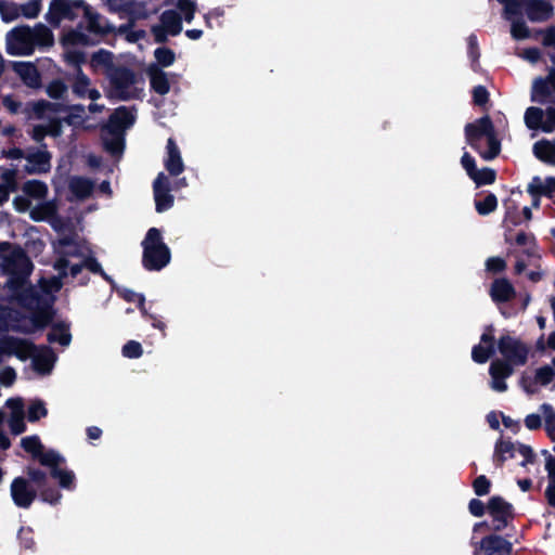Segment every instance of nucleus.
<instances>
[{"label": "nucleus", "instance_id": "f257e3e1", "mask_svg": "<svg viewBox=\"0 0 555 555\" xmlns=\"http://www.w3.org/2000/svg\"><path fill=\"white\" fill-rule=\"evenodd\" d=\"M466 143L485 160H492L501 153V140L489 115H483L464 127Z\"/></svg>", "mask_w": 555, "mask_h": 555}, {"label": "nucleus", "instance_id": "f03ea898", "mask_svg": "<svg viewBox=\"0 0 555 555\" xmlns=\"http://www.w3.org/2000/svg\"><path fill=\"white\" fill-rule=\"evenodd\" d=\"M112 89L120 101L141 99L143 89L133 87L138 81L135 72L124 65H116L111 73H106Z\"/></svg>", "mask_w": 555, "mask_h": 555}, {"label": "nucleus", "instance_id": "7ed1b4c3", "mask_svg": "<svg viewBox=\"0 0 555 555\" xmlns=\"http://www.w3.org/2000/svg\"><path fill=\"white\" fill-rule=\"evenodd\" d=\"M0 267L5 274H31L34 264L21 246L0 254Z\"/></svg>", "mask_w": 555, "mask_h": 555}, {"label": "nucleus", "instance_id": "20e7f679", "mask_svg": "<svg viewBox=\"0 0 555 555\" xmlns=\"http://www.w3.org/2000/svg\"><path fill=\"white\" fill-rule=\"evenodd\" d=\"M498 350L505 361L513 365H525L528 360L529 348L520 339L508 334L502 335L498 340Z\"/></svg>", "mask_w": 555, "mask_h": 555}, {"label": "nucleus", "instance_id": "39448f33", "mask_svg": "<svg viewBox=\"0 0 555 555\" xmlns=\"http://www.w3.org/2000/svg\"><path fill=\"white\" fill-rule=\"evenodd\" d=\"M31 28L17 26L7 34V52L10 55H30L34 53Z\"/></svg>", "mask_w": 555, "mask_h": 555}, {"label": "nucleus", "instance_id": "423d86ee", "mask_svg": "<svg viewBox=\"0 0 555 555\" xmlns=\"http://www.w3.org/2000/svg\"><path fill=\"white\" fill-rule=\"evenodd\" d=\"M65 463L64 456L57 453H50L42 460V466L50 468V476L59 481L61 488L74 490L75 474L73 470L62 469L61 465Z\"/></svg>", "mask_w": 555, "mask_h": 555}, {"label": "nucleus", "instance_id": "0eeeda50", "mask_svg": "<svg viewBox=\"0 0 555 555\" xmlns=\"http://www.w3.org/2000/svg\"><path fill=\"white\" fill-rule=\"evenodd\" d=\"M37 351L38 347L28 339L10 335L0 339V352L5 356H15L21 361H26Z\"/></svg>", "mask_w": 555, "mask_h": 555}, {"label": "nucleus", "instance_id": "6e6552de", "mask_svg": "<svg viewBox=\"0 0 555 555\" xmlns=\"http://www.w3.org/2000/svg\"><path fill=\"white\" fill-rule=\"evenodd\" d=\"M487 509L493 518L495 531L507 527L508 521L515 516L514 506L501 495H493L489 499Z\"/></svg>", "mask_w": 555, "mask_h": 555}, {"label": "nucleus", "instance_id": "1a4fd4ad", "mask_svg": "<svg viewBox=\"0 0 555 555\" xmlns=\"http://www.w3.org/2000/svg\"><path fill=\"white\" fill-rule=\"evenodd\" d=\"M38 495V491L24 477H15L11 482V496L21 508H29Z\"/></svg>", "mask_w": 555, "mask_h": 555}, {"label": "nucleus", "instance_id": "9d476101", "mask_svg": "<svg viewBox=\"0 0 555 555\" xmlns=\"http://www.w3.org/2000/svg\"><path fill=\"white\" fill-rule=\"evenodd\" d=\"M171 259V253L167 245L157 247L144 246L142 264L147 271H159L164 269Z\"/></svg>", "mask_w": 555, "mask_h": 555}, {"label": "nucleus", "instance_id": "9b49d317", "mask_svg": "<svg viewBox=\"0 0 555 555\" xmlns=\"http://www.w3.org/2000/svg\"><path fill=\"white\" fill-rule=\"evenodd\" d=\"M51 158L52 155L47 150L29 151L25 156L27 164L24 165L23 171L27 175L48 173L51 170Z\"/></svg>", "mask_w": 555, "mask_h": 555}, {"label": "nucleus", "instance_id": "f8f14e48", "mask_svg": "<svg viewBox=\"0 0 555 555\" xmlns=\"http://www.w3.org/2000/svg\"><path fill=\"white\" fill-rule=\"evenodd\" d=\"M479 547L483 555H512L513 544L498 534H489L481 539Z\"/></svg>", "mask_w": 555, "mask_h": 555}, {"label": "nucleus", "instance_id": "ddd939ff", "mask_svg": "<svg viewBox=\"0 0 555 555\" xmlns=\"http://www.w3.org/2000/svg\"><path fill=\"white\" fill-rule=\"evenodd\" d=\"M516 294L514 285L506 278L494 279L489 289V295L496 305L512 301Z\"/></svg>", "mask_w": 555, "mask_h": 555}, {"label": "nucleus", "instance_id": "4468645a", "mask_svg": "<svg viewBox=\"0 0 555 555\" xmlns=\"http://www.w3.org/2000/svg\"><path fill=\"white\" fill-rule=\"evenodd\" d=\"M12 68L28 88L38 89L41 87V75L35 64L30 62H12Z\"/></svg>", "mask_w": 555, "mask_h": 555}, {"label": "nucleus", "instance_id": "2eb2a0df", "mask_svg": "<svg viewBox=\"0 0 555 555\" xmlns=\"http://www.w3.org/2000/svg\"><path fill=\"white\" fill-rule=\"evenodd\" d=\"M29 312V319L34 330H43L47 326H51L53 324L52 321L55 315V310L53 309L52 300H43V302L39 305L38 308H35Z\"/></svg>", "mask_w": 555, "mask_h": 555}, {"label": "nucleus", "instance_id": "dca6fc26", "mask_svg": "<svg viewBox=\"0 0 555 555\" xmlns=\"http://www.w3.org/2000/svg\"><path fill=\"white\" fill-rule=\"evenodd\" d=\"M134 121L135 117L132 112L126 106H119L109 116L105 128L109 133H120L124 129L132 126Z\"/></svg>", "mask_w": 555, "mask_h": 555}, {"label": "nucleus", "instance_id": "f3484780", "mask_svg": "<svg viewBox=\"0 0 555 555\" xmlns=\"http://www.w3.org/2000/svg\"><path fill=\"white\" fill-rule=\"evenodd\" d=\"M31 360L33 369L37 373L46 375L51 373L56 356L51 347L43 345L38 347V351L34 353Z\"/></svg>", "mask_w": 555, "mask_h": 555}, {"label": "nucleus", "instance_id": "a211bd4d", "mask_svg": "<svg viewBox=\"0 0 555 555\" xmlns=\"http://www.w3.org/2000/svg\"><path fill=\"white\" fill-rule=\"evenodd\" d=\"M166 150L167 157L164 160V166L169 175L177 177L184 171V164L175 139L167 140Z\"/></svg>", "mask_w": 555, "mask_h": 555}, {"label": "nucleus", "instance_id": "6ab92c4d", "mask_svg": "<svg viewBox=\"0 0 555 555\" xmlns=\"http://www.w3.org/2000/svg\"><path fill=\"white\" fill-rule=\"evenodd\" d=\"M7 405L11 408L12 414L9 420V427L11 434L14 436L21 435L26 431V424L24 421L23 401L21 398H10L7 400Z\"/></svg>", "mask_w": 555, "mask_h": 555}, {"label": "nucleus", "instance_id": "aec40b11", "mask_svg": "<svg viewBox=\"0 0 555 555\" xmlns=\"http://www.w3.org/2000/svg\"><path fill=\"white\" fill-rule=\"evenodd\" d=\"M553 7L544 0H527L526 14L531 22H543L551 17Z\"/></svg>", "mask_w": 555, "mask_h": 555}, {"label": "nucleus", "instance_id": "412c9836", "mask_svg": "<svg viewBox=\"0 0 555 555\" xmlns=\"http://www.w3.org/2000/svg\"><path fill=\"white\" fill-rule=\"evenodd\" d=\"M11 300H14L23 309L30 311L38 308L47 298L42 297L31 285H28Z\"/></svg>", "mask_w": 555, "mask_h": 555}, {"label": "nucleus", "instance_id": "4be33fe9", "mask_svg": "<svg viewBox=\"0 0 555 555\" xmlns=\"http://www.w3.org/2000/svg\"><path fill=\"white\" fill-rule=\"evenodd\" d=\"M69 0H52L46 20L53 27H59L64 17H68Z\"/></svg>", "mask_w": 555, "mask_h": 555}, {"label": "nucleus", "instance_id": "5701e85b", "mask_svg": "<svg viewBox=\"0 0 555 555\" xmlns=\"http://www.w3.org/2000/svg\"><path fill=\"white\" fill-rule=\"evenodd\" d=\"M21 446L27 453L31 454L33 459L37 460L41 465L46 455L50 453H57L52 449L44 451L40 438L36 435L24 437L21 441Z\"/></svg>", "mask_w": 555, "mask_h": 555}, {"label": "nucleus", "instance_id": "b1692460", "mask_svg": "<svg viewBox=\"0 0 555 555\" xmlns=\"http://www.w3.org/2000/svg\"><path fill=\"white\" fill-rule=\"evenodd\" d=\"M150 76V85L151 89L159 95H165L170 90V83L167 78L166 73L157 67L156 65H152L149 68Z\"/></svg>", "mask_w": 555, "mask_h": 555}, {"label": "nucleus", "instance_id": "393cba45", "mask_svg": "<svg viewBox=\"0 0 555 555\" xmlns=\"http://www.w3.org/2000/svg\"><path fill=\"white\" fill-rule=\"evenodd\" d=\"M516 447L511 440H496L493 453V463L496 467L502 468L507 459L515 456Z\"/></svg>", "mask_w": 555, "mask_h": 555}, {"label": "nucleus", "instance_id": "a878e982", "mask_svg": "<svg viewBox=\"0 0 555 555\" xmlns=\"http://www.w3.org/2000/svg\"><path fill=\"white\" fill-rule=\"evenodd\" d=\"M68 189L76 198L82 201L91 196L94 189V182L89 178L73 177L69 180Z\"/></svg>", "mask_w": 555, "mask_h": 555}, {"label": "nucleus", "instance_id": "bb28decb", "mask_svg": "<svg viewBox=\"0 0 555 555\" xmlns=\"http://www.w3.org/2000/svg\"><path fill=\"white\" fill-rule=\"evenodd\" d=\"M24 195L30 199L44 201L49 194L48 184L41 180L31 179L23 183L21 188Z\"/></svg>", "mask_w": 555, "mask_h": 555}, {"label": "nucleus", "instance_id": "cd10ccee", "mask_svg": "<svg viewBox=\"0 0 555 555\" xmlns=\"http://www.w3.org/2000/svg\"><path fill=\"white\" fill-rule=\"evenodd\" d=\"M47 339L50 344L59 343L61 346H68L72 341L69 324L63 321L53 323Z\"/></svg>", "mask_w": 555, "mask_h": 555}, {"label": "nucleus", "instance_id": "c85d7f7f", "mask_svg": "<svg viewBox=\"0 0 555 555\" xmlns=\"http://www.w3.org/2000/svg\"><path fill=\"white\" fill-rule=\"evenodd\" d=\"M34 50L36 47L50 48L54 44L52 30L42 23H38L31 28Z\"/></svg>", "mask_w": 555, "mask_h": 555}, {"label": "nucleus", "instance_id": "c756f323", "mask_svg": "<svg viewBox=\"0 0 555 555\" xmlns=\"http://www.w3.org/2000/svg\"><path fill=\"white\" fill-rule=\"evenodd\" d=\"M159 20L169 35L178 36L182 31V17L177 11L166 10L162 13Z\"/></svg>", "mask_w": 555, "mask_h": 555}, {"label": "nucleus", "instance_id": "7c9ffc66", "mask_svg": "<svg viewBox=\"0 0 555 555\" xmlns=\"http://www.w3.org/2000/svg\"><path fill=\"white\" fill-rule=\"evenodd\" d=\"M56 215V205L52 201H42L29 211V217L33 221L40 222Z\"/></svg>", "mask_w": 555, "mask_h": 555}, {"label": "nucleus", "instance_id": "2f4dec72", "mask_svg": "<svg viewBox=\"0 0 555 555\" xmlns=\"http://www.w3.org/2000/svg\"><path fill=\"white\" fill-rule=\"evenodd\" d=\"M114 54L105 49H100L99 51L92 53L90 65L93 68H98L100 66L105 67L106 73H111L113 67L116 66L114 63Z\"/></svg>", "mask_w": 555, "mask_h": 555}, {"label": "nucleus", "instance_id": "473e14b6", "mask_svg": "<svg viewBox=\"0 0 555 555\" xmlns=\"http://www.w3.org/2000/svg\"><path fill=\"white\" fill-rule=\"evenodd\" d=\"M82 15L87 20V30L89 33L95 35H105L108 33V30L105 29L100 23L101 15L94 12L89 4L87 5V8H85V12Z\"/></svg>", "mask_w": 555, "mask_h": 555}, {"label": "nucleus", "instance_id": "72a5a7b5", "mask_svg": "<svg viewBox=\"0 0 555 555\" xmlns=\"http://www.w3.org/2000/svg\"><path fill=\"white\" fill-rule=\"evenodd\" d=\"M8 281L5 283V288H8V297L12 299L23 291L27 285L28 278L30 274H7Z\"/></svg>", "mask_w": 555, "mask_h": 555}, {"label": "nucleus", "instance_id": "f704fd0d", "mask_svg": "<svg viewBox=\"0 0 555 555\" xmlns=\"http://www.w3.org/2000/svg\"><path fill=\"white\" fill-rule=\"evenodd\" d=\"M544 112L540 107L530 106L525 112V124L530 130L541 129L543 131Z\"/></svg>", "mask_w": 555, "mask_h": 555}, {"label": "nucleus", "instance_id": "c9c22d12", "mask_svg": "<svg viewBox=\"0 0 555 555\" xmlns=\"http://www.w3.org/2000/svg\"><path fill=\"white\" fill-rule=\"evenodd\" d=\"M63 46H91L94 42L91 40L90 36L78 30L70 29L62 37Z\"/></svg>", "mask_w": 555, "mask_h": 555}, {"label": "nucleus", "instance_id": "e433bc0d", "mask_svg": "<svg viewBox=\"0 0 555 555\" xmlns=\"http://www.w3.org/2000/svg\"><path fill=\"white\" fill-rule=\"evenodd\" d=\"M533 153L540 160L555 164V144L546 140L537 142L533 145Z\"/></svg>", "mask_w": 555, "mask_h": 555}, {"label": "nucleus", "instance_id": "4c0bfd02", "mask_svg": "<svg viewBox=\"0 0 555 555\" xmlns=\"http://www.w3.org/2000/svg\"><path fill=\"white\" fill-rule=\"evenodd\" d=\"M68 106H80L81 111H75L73 108H67L66 113H68V114L62 118L64 124L72 126L74 128L82 127L83 122L87 119L85 105L69 104Z\"/></svg>", "mask_w": 555, "mask_h": 555}, {"label": "nucleus", "instance_id": "58836bf2", "mask_svg": "<svg viewBox=\"0 0 555 555\" xmlns=\"http://www.w3.org/2000/svg\"><path fill=\"white\" fill-rule=\"evenodd\" d=\"M540 411L542 412L545 421L544 428L546 435L552 441H555V410L551 404L543 403L540 405Z\"/></svg>", "mask_w": 555, "mask_h": 555}, {"label": "nucleus", "instance_id": "ea45409f", "mask_svg": "<svg viewBox=\"0 0 555 555\" xmlns=\"http://www.w3.org/2000/svg\"><path fill=\"white\" fill-rule=\"evenodd\" d=\"M90 83V78L83 73L82 69H79L78 73H75V79L72 85L73 93L77 98H86Z\"/></svg>", "mask_w": 555, "mask_h": 555}, {"label": "nucleus", "instance_id": "a19ab883", "mask_svg": "<svg viewBox=\"0 0 555 555\" xmlns=\"http://www.w3.org/2000/svg\"><path fill=\"white\" fill-rule=\"evenodd\" d=\"M477 186L490 185L495 182L496 171L489 167L477 169L473 177H469Z\"/></svg>", "mask_w": 555, "mask_h": 555}, {"label": "nucleus", "instance_id": "79ce46f5", "mask_svg": "<svg viewBox=\"0 0 555 555\" xmlns=\"http://www.w3.org/2000/svg\"><path fill=\"white\" fill-rule=\"evenodd\" d=\"M513 364L505 360H494L489 367L490 376H495L499 378L506 379L514 372Z\"/></svg>", "mask_w": 555, "mask_h": 555}, {"label": "nucleus", "instance_id": "37998d69", "mask_svg": "<svg viewBox=\"0 0 555 555\" xmlns=\"http://www.w3.org/2000/svg\"><path fill=\"white\" fill-rule=\"evenodd\" d=\"M475 208L480 216H487L498 208V198L493 193H488L483 199L475 201Z\"/></svg>", "mask_w": 555, "mask_h": 555}, {"label": "nucleus", "instance_id": "c03bdc74", "mask_svg": "<svg viewBox=\"0 0 555 555\" xmlns=\"http://www.w3.org/2000/svg\"><path fill=\"white\" fill-rule=\"evenodd\" d=\"M118 295L127 302H137V307L142 315L146 314L145 297L143 294L135 293L129 288H121L118 291Z\"/></svg>", "mask_w": 555, "mask_h": 555}, {"label": "nucleus", "instance_id": "a18cd8bd", "mask_svg": "<svg viewBox=\"0 0 555 555\" xmlns=\"http://www.w3.org/2000/svg\"><path fill=\"white\" fill-rule=\"evenodd\" d=\"M154 199H155V209L157 212H163L165 210H168L173 206L175 198L170 194V191L163 190L154 192Z\"/></svg>", "mask_w": 555, "mask_h": 555}, {"label": "nucleus", "instance_id": "49530a36", "mask_svg": "<svg viewBox=\"0 0 555 555\" xmlns=\"http://www.w3.org/2000/svg\"><path fill=\"white\" fill-rule=\"evenodd\" d=\"M495 353L493 346L475 345L472 349V359L478 363H486Z\"/></svg>", "mask_w": 555, "mask_h": 555}, {"label": "nucleus", "instance_id": "de8ad7c7", "mask_svg": "<svg viewBox=\"0 0 555 555\" xmlns=\"http://www.w3.org/2000/svg\"><path fill=\"white\" fill-rule=\"evenodd\" d=\"M48 415V410L42 400L33 401L27 410V420L30 423H36L40 418L46 417Z\"/></svg>", "mask_w": 555, "mask_h": 555}, {"label": "nucleus", "instance_id": "09e8293b", "mask_svg": "<svg viewBox=\"0 0 555 555\" xmlns=\"http://www.w3.org/2000/svg\"><path fill=\"white\" fill-rule=\"evenodd\" d=\"M64 61L74 68L75 73H78L87 61L86 53L79 50H68L64 53Z\"/></svg>", "mask_w": 555, "mask_h": 555}, {"label": "nucleus", "instance_id": "8fccbe9b", "mask_svg": "<svg viewBox=\"0 0 555 555\" xmlns=\"http://www.w3.org/2000/svg\"><path fill=\"white\" fill-rule=\"evenodd\" d=\"M67 89V85L62 79L56 78L48 83L46 92L53 100H62Z\"/></svg>", "mask_w": 555, "mask_h": 555}, {"label": "nucleus", "instance_id": "3c124183", "mask_svg": "<svg viewBox=\"0 0 555 555\" xmlns=\"http://www.w3.org/2000/svg\"><path fill=\"white\" fill-rule=\"evenodd\" d=\"M39 492L40 500L51 505H56L62 499V493L55 487L43 486L37 490Z\"/></svg>", "mask_w": 555, "mask_h": 555}, {"label": "nucleus", "instance_id": "603ef678", "mask_svg": "<svg viewBox=\"0 0 555 555\" xmlns=\"http://www.w3.org/2000/svg\"><path fill=\"white\" fill-rule=\"evenodd\" d=\"M157 63L163 67H168L175 63L176 54L173 50L167 47H159L154 51Z\"/></svg>", "mask_w": 555, "mask_h": 555}, {"label": "nucleus", "instance_id": "864d4df0", "mask_svg": "<svg viewBox=\"0 0 555 555\" xmlns=\"http://www.w3.org/2000/svg\"><path fill=\"white\" fill-rule=\"evenodd\" d=\"M26 474L28 476L27 480L29 483L33 482L37 490L48 485V475L44 470L29 466L26 469Z\"/></svg>", "mask_w": 555, "mask_h": 555}, {"label": "nucleus", "instance_id": "5fc2aeb1", "mask_svg": "<svg viewBox=\"0 0 555 555\" xmlns=\"http://www.w3.org/2000/svg\"><path fill=\"white\" fill-rule=\"evenodd\" d=\"M0 15L3 22L9 23L20 16V7L12 2H0Z\"/></svg>", "mask_w": 555, "mask_h": 555}, {"label": "nucleus", "instance_id": "6e6d98bb", "mask_svg": "<svg viewBox=\"0 0 555 555\" xmlns=\"http://www.w3.org/2000/svg\"><path fill=\"white\" fill-rule=\"evenodd\" d=\"M0 178L2 180L1 184L4 185L11 192H16L18 190L17 169H4L0 175Z\"/></svg>", "mask_w": 555, "mask_h": 555}, {"label": "nucleus", "instance_id": "4d7b16f0", "mask_svg": "<svg viewBox=\"0 0 555 555\" xmlns=\"http://www.w3.org/2000/svg\"><path fill=\"white\" fill-rule=\"evenodd\" d=\"M121 354L128 359H138L143 354L142 345L137 340H128L122 346Z\"/></svg>", "mask_w": 555, "mask_h": 555}, {"label": "nucleus", "instance_id": "13d9d810", "mask_svg": "<svg viewBox=\"0 0 555 555\" xmlns=\"http://www.w3.org/2000/svg\"><path fill=\"white\" fill-rule=\"evenodd\" d=\"M486 271L492 274H499L506 270L507 263L502 257H489L486 262Z\"/></svg>", "mask_w": 555, "mask_h": 555}, {"label": "nucleus", "instance_id": "bf43d9fd", "mask_svg": "<svg viewBox=\"0 0 555 555\" xmlns=\"http://www.w3.org/2000/svg\"><path fill=\"white\" fill-rule=\"evenodd\" d=\"M473 489L478 496L487 495L491 490V481L487 476L479 475L473 481Z\"/></svg>", "mask_w": 555, "mask_h": 555}, {"label": "nucleus", "instance_id": "052dcab7", "mask_svg": "<svg viewBox=\"0 0 555 555\" xmlns=\"http://www.w3.org/2000/svg\"><path fill=\"white\" fill-rule=\"evenodd\" d=\"M177 8L183 14L185 22L191 23L196 11V3L192 0H178Z\"/></svg>", "mask_w": 555, "mask_h": 555}, {"label": "nucleus", "instance_id": "680f3d73", "mask_svg": "<svg viewBox=\"0 0 555 555\" xmlns=\"http://www.w3.org/2000/svg\"><path fill=\"white\" fill-rule=\"evenodd\" d=\"M473 103L476 106L483 107L490 100V93L485 86H476L473 91Z\"/></svg>", "mask_w": 555, "mask_h": 555}, {"label": "nucleus", "instance_id": "e2e57ef3", "mask_svg": "<svg viewBox=\"0 0 555 555\" xmlns=\"http://www.w3.org/2000/svg\"><path fill=\"white\" fill-rule=\"evenodd\" d=\"M158 245H166L163 242L162 232L157 228H151L146 232L145 238L142 242V247L144 246H152L157 247Z\"/></svg>", "mask_w": 555, "mask_h": 555}, {"label": "nucleus", "instance_id": "0e129e2a", "mask_svg": "<svg viewBox=\"0 0 555 555\" xmlns=\"http://www.w3.org/2000/svg\"><path fill=\"white\" fill-rule=\"evenodd\" d=\"M555 376L554 370L550 365H544L535 371V382L542 386L548 385Z\"/></svg>", "mask_w": 555, "mask_h": 555}, {"label": "nucleus", "instance_id": "69168bd1", "mask_svg": "<svg viewBox=\"0 0 555 555\" xmlns=\"http://www.w3.org/2000/svg\"><path fill=\"white\" fill-rule=\"evenodd\" d=\"M504 222L512 227H518L522 223V217L516 204L507 206Z\"/></svg>", "mask_w": 555, "mask_h": 555}, {"label": "nucleus", "instance_id": "338daca9", "mask_svg": "<svg viewBox=\"0 0 555 555\" xmlns=\"http://www.w3.org/2000/svg\"><path fill=\"white\" fill-rule=\"evenodd\" d=\"M527 0H504L501 3L504 4V12L507 18L511 16L521 15V5Z\"/></svg>", "mask_w": 555, "mask_h": 555}, {"label": "nucleus", "instance_id": "774afa93", "mask_svg": "<svg viewBox=\"0 0 555 555\" xmlns=\"http://www.w3.org/2000/svg\"><path fill=\"white\" fill-rule=\"evenodd\" d=\"M511 34L514 39L522 40L530 36L528 26L524 21H516L512 24Z\"/></svg>", "mask_w": 555, "mask_h": 555}]
</instances>
